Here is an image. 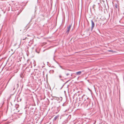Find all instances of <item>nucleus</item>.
Instances as JSON below:
<instances>
[{"label":"nucleus","mask_w":124,"mask_h":124,"mask_svg":"<svg viewBox=\"0 0 124 124\" xmlns=\"http://www.w3.org/2000/svg\"><path fill=\"white\" fill-rule=\"evenodd\" d=\"M80 100L84 101L83 102V105L86 108L88 107L89 109L91 108L90 106V100L88 98H87L86 96L85 95L82 96L81 98H80Z\"/></svg>","instance_id":"obj_1"},{"label":"nucleus","mask_w":124,"mask_h":124,"mask_svg":"<svg viewBox=\"0 0 124 124\" xmlns=\"http://www.w3.org/2000/svg\"><path fill=\"white\" fill-rule=\"evenodd\" d=\"M72 25L71 24L69 25L68 27L67 28V30L66 32V33L67 34H68L70 31V28L71 27Z\"/></svg>","instance_id":"obj_2"},{"label":"nucleus","mask_w":124,"mask_h":124,"mask_svg":"<svg viewBox=\"0 0 124 124\" xmlns=\"http://www.w3.org/2000/svg\"><path fill=\"white\" fill-rule=\"evenodd\" d=\"M91 23H92V28L91 30H92L93 29L94 27V22L92 20H91Z\"/></svg>","instance_id":"obj_3"},{"label":"nucleus","mask_w":124,"mask_h":124,"mask_svg":"<svg viewBox=\"0 0 124 124\" xmlns=\"http://www.w3.org/2000/svg\"><path fill=\"white\" fill-rule=\"evenodd\" d=\"M59 116L58 115L55 116V117L54 119L53 120L54 121H55L56 120H57L58 118L59 117Z\"/></svg>","instance_id":"obj_4"},{"label":"nucleus","mask_w":124,"mask_h":124,"mask_svg":"<svg viewBox=\"0 0 124 124\" xmlns=\"http://www.w3.org/2000/svg\"><path fill=\"white\" fill-rule=\"evenodd\" d=\"M81 73V71H79L76 72V74L77 75H79Z\"/></svg>","instance_id":"obj_5"},{"label":"nucleus","mask_w":124,"mask_h":124,"mask_svg":"<svg viewBox=\"0 0 124 124\" xmlns=\"http://www.w3.org/2000/svg\"><path fill=\"white\" fill-rule=\"evenodd\" d=\"M57 112H56V113H57L59 111L60 109V108L59 107H57Z\"/></svg>","instance_id":"obj_6"},{"label":"nucleus","mask_w":124,"mask_h":124,"mask_svg":"<svg viewBox=\"0 0 124 124\" xmlns=\"http://www.w3.org/2000/svg\"><path fill=\"white\" fill-rule=\"evenodd\" d=\"M19 105L18 104H16L15 105V107L16 109H17L18 108Z\"/></svg>","instance_id":"obj_7"},{"label":"nucleus","mask_w":124,"mask_h":124,"mask_svg":"<svg viewBox=\"0 0 124 124\" xmlns=\"http://www.w3.org/2000/svg\"><path fill=\"white\" fill-rule=\"evenodd\" d=\"M63 106H67V104H65V103H64L62 105Z\"/></svg>","instance_id":"obj_8"},{"label":"nucleus","mask_w":124,"mask_h":124,"mask_svg":"<svg viewBox=\"0 0 124 124\" xmlns=\"http://www.w3.org/2000/svg\"><path fill=\"white\" fill-rule=\"evenodd\" d=\"M29 39V38H27V37H26L25 38H23V39H22L23 40H25L26 39Z\"/></svg>","instance_id":"obj_9"},{"label":"nucleus","mask_w":124,"mask_h":124,"mask_svg":"<svg viewBox=\"0 0 124 124\" xmlns=\"http://www.w3.org/2000/svg\"><path fill=\"white\" fill-rule=\"evenodd\" d=\"M70 75V74L69 73H66V75L67 76H68L69 75Z\"/></svg>","instance_id":"obj_10"},{"label":"nucleus","mask_w":124,"mask_h":124,"mask_svg":"<svg viewBox=\"0 0 124 124\" xmlns=\"http://www.w3.org/2000/svg\"><path fill=\"white\" fill-rule=\"evenodd\" d=\"M59 77L60 78H61L62 77V76L61 75H60L59 76Z\"/></svg>","instance_id":"obj_11"},{"label":"nucleus","mask_w":124,"mask_h":124,"mask_svg":"<svg viewBox=\"0 0 124 124\" xmlns=\"http://www.w3.org/2000/svg\"><path fill=\"white\" fill-rule=\"evenodd\" d=\"M108 51L109 52H112L113 51L111 50H109Z\"/></svg>","instance_id":"obj_12"},{"label":"nucleus","mask_w":124,"mask_h":124,"mask_svg":"<svg viewBox=\"0 0 124 124\" xmlns=\"http://www.w3.org/2000/svg\"><path fill=\"white\" fill-rule=\"evenodd\" d=\"M70 80H69L68 81H66L65 83V84H66V83H67Z\"/></svg>","instance_id":"obj_13"},{"label":"nucleus","mask_w":124,"mask_h":124,"mask_svg":"<svg viewBox=\"0 0 124 124\" xmlns=\"http://www.w3.org/2000/svg\"><path fill=\"white\" fill-rule=\"evenodd\" d=\"M17 45V43H16L14 45V46H16V45Z\"/></svg>","instance_id":"obj_14"},{"label":"nucleus","mask_w":124,"mask_h":124,"mask_svg":"<svg viewBox=\"0 0 124 124\" xmlns=\"http://www.w3.org/2000/svg\"><path fill=\"white\" fill-rule=\"evenodd\" d=\"M116 5L115 6L116 7V8H117V5L116 4Z\"/></svg>","instance_id":"obj_15"},{"label":"nucleus","mask_w":124,"mask_h":124,"mask_svg":"<svg viewBox=\"0 0 124 124\" xmlns=\"http://www.w3.org/2000/svg\"><path fill=\"white\" fill-rule=\"evenodd\" d=\"M69 110V109H67L66 110H65V111H68Z\"/></svg>","instance_id":"obj_16"},{"label":"nucleus","mask_w":124,"mask_h":124,"mask_svg":"<svg viewBox=\"0 0 124 124\" xmlns=\"http://www.w3.org/2000/svg\"><path fill=\"white\" fill-rule=\"evenodd\" d=\"M95 6V5H94L93 7V8H94V7Z\"/></svg>","instance_id":"obj_17"},{"label":"nucleus","mask_w":124,"mask_h":124,"mask_svg":"<svg viewBox=\"0 0 124 124\" xmlns=\"http://www.w3.org/2000/svg\"><path fill=\"white\" fill-rule=\"evenodd\" d=\"M27 36H29V37H30V35H27Z\"/></svg>","instance_id":"obj_18"},{"label":"nucleus","mask_w":124,"mask_h":124,"mask_svg":"<svg viewBox=\"0 0 124 124\" xmlns=\"http://www.w3.org/2000/svg\"><path fill=\"white\" fill-rule=\"evenodd\" d=\"M60 67L61 68H62V67L61 66H60Z\"/></svg>","instance_id":"obj_19"},{"label":"nucleus","mask_w":124,"mask_h":124,"mask_svg":"<svg viewBox=\"0 0 124 124\" xmlns=\"http://www.w3.org/2000/svg\"><path fill=\"white\" fill-rule=\"evenodd\" d=\"M69 116L70 117H71V116Z\"/></svg>","instance_id":"obj_20"},{"label":"nucleus","mask_w":124,"mask_h":124,"mask_svg":"<svg viewBox=\"0 0 124 124\" xmlns=\"http://www.w3.org/2000/svg\"><path fill=\"white\" fill-rule=\"evenodd\" d=\"M71 76H72V74L71 75Z\"/></svg>","instance_id":"obj_21"},{"label":"nucleus","mask_w":124,"mask_h":124,"mask_svg":"<svg viewBox=\"0 0 124 124\" xmlns=\"http://www.w3.org/2000/svg\"><path fill=\"white\" fill-rule=\"evenodd\" d=\"M15 89V88H14L13 90H14V89Z\"/></svg>","instance_id":"obj_22"},{"label":"nucleus","mask_w":124,"mask_h":124,"mask_svg":"<svg viewBox=\"0 0 124 124\" xmlns=\"http://www.w3.org/2000/svg\"><path fill=\"white\" fill-rule=\"evenodd\" d=\"M82 104H83V103H82L81 104V105H82Z\"/></svg>","instance_id":"obj_23"},{"label":"nucleus","mask_w":124,"mask_h":124,"mask_svg":"<svg viewBox=\"0 0 124 124\" xmlns=\"http://www.w3.org/2000/svg\"><path fill=\"white\" fill-rule=\"evenodd\" d=\"M61 80H62V79H61Z\"/></svg>","instance_id":"obj_24"}]
</instances>
